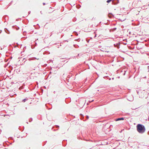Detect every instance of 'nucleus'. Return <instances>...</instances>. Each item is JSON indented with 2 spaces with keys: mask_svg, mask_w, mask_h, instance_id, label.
<instances>
[{
  "mask_svg": "<svg viewBox=\"0 0 149 149\" xmlns=\"http://www.w3.org/2000/svg\"><path fill=\"white\" fill-rule=\"evenodd\" d=\"M26 99H24L23 100V102H25L26 101Z\"/></svg>",
  "mask_w": 149,
  "mask_h": 149,
  "instance_id": "4",
  "label": "nucleus"
},
{
  "mask_svg": "<svg viewBox=\"0 0 149 149\" xmlns=\"http://www.w3.org/2000/svg\"><path fill=\"white\" fill-rule=\"evenodd\" d=\"M137 131L141 133H143L145 131V127L141 124H138L136 126Z\"/></svg>",
  "mask_w": 149,
  "mask_h": 149,
  "instance_id": "1",
  "label": "nucleus"
},
{
  "mask_svg": "<svg viewBox=\"0 0 149 149\" xmlns=\"http://www.w3.org/2000/svg\"><path fill=\"white\" fill-rule=\"evenodd\" d=\"M124 120V118H118L116 120L118 121L119 120Z\"/></svg>",
  "mask_w": 149,
  "mask_h": 149,
  "instance_id": "2",
  "label": "nucleus"
},
{
  "mask_svg": "<svg viewBox=\"0 0 149 149\" xmlns=\"http://www.w3.org/2000/svg\"><path fill=\"white\" fill-rule=\"evenodd\" d=\"M112 0H108L107 1V2L109 3L110 2V1H111Z\"/></svg>",
  "mask_w": 149,
  "mask_h": 149,
  "instance_id": "3",
  "label": "nucleus"
},
{
  "mask_svg": "<svg viewBox=\"0 0 149 149\" xmlns=\"http://www.w3.org/2000/svg\"><path fill=\"white\" fill-rule=\"evenodd\" d=\"M148 120H149V118H148Z\"/></svg>",
  "mask_w": 149,
  "mask_h": 149,
  "instance_id": "5",
  "label": "nucleus"
}]
</instances>
